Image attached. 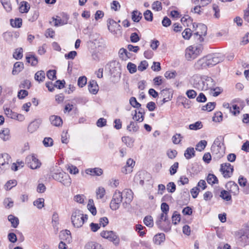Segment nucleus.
<instances>
[{"mask_svg": "<svg viewBox=\"0 0 249 249\" xmlns=\"http://www.w3.org/2000/svg\"><path fill=\"white\" fill-rule=\"evenodd\" d=\"M193 87L201 90H206L213 86V79L208 76L202 77L199 75H194L191 80Z\"/></svg>", "mask_w": 249, "mask_h": 249, "instance_id": "1", "label": "nucleus"}, {"mask_svg": "<svg viewBox=\"0 0 249 249\" xmlns=\"http://www.w3.org/2000/svg\"><path fill=\"white\" fill-rule=\"evenodd\" d=\"M87 220L88 215H84L79 210H75L72 213L71 220L73 226L75 228H81Z\"/></svg>", "mask_w": 249, "mask_h": 249, "instance_id": "2", "label": "nucleus"}, {"mask_svg": "<svg viewBox=\"0 0 249 249\" xmlns=\"http://www.w3.org/2000/svg\"><path fill=\"white\" fill-rule=\"evenodd\" d=\"M196 25L197 31L193 34V37L198 43H201L204 40L203 36L206 35L207 27L202 23L196 24V23H193V28L195 27Z\"/></svg>", "mask_w": 249, "mask_h": 249, "instance_id": "3", "label": "nucleus"}, {"mask_svg": "<svg viewBox=\"0 0 249 249\" xmlns=\"http://www.w3.org/2000/svg\"><path fill=\"white\" fill-rule=\"evenodd\" d=\"M52 176L54 179L61 182L64 186H69L71 183L70 176L64 172L54 173Z\"/></svg>", "mask_w": 249, "mask_h": 249, "instance_id": "4", "label": "nucleus"}, {"mask_svg": "<svg viewBox=\"0 0 249 249\" xmlns=\"http://www.w3.org/2000/svg\"><path fill=\"white\" fill-rule=\"evenodd\" d=\"M202 46H190L186 50L185 56L188 60L195 59L201 52Z\"/></svg>", "mask_w": 249, "mask_h": 249, "instance_id": "5", "label": "nucleus"}, {"mask_svg": "<svg viewBox=\"0 0 249 249\" xmlns=\"http://www.w3.org/2000/svg\"><path fill=\"white\" fill-rule=\"evenodd\" d=\"M155 223L158 228L165 232L169 231L171 229V223L168 216L164 217L162 219L160 218V216H158Z\"/></svg>", "mask_w": 249, "mask_h": 249, "instance_id": "6", "label": "nucleus"}, {"mask_svg": "<svg viewBox=\"0 0 249 249\" xmlns=\"http://www.w3.org/2000/svg\"><path fill=\"white\" fill-rule=\"evenodd\" d=\"M100 235L102 237L113 242L114 245L116 246H118L120 244V238L116 233L113 231H102L100 233Z\"/></svg>", "mask_w": 249, "mask_h": 249, "instance_id": "7", "label": "nucleus"}, {"mask_svg": "<svg viewBox=\"0 0 249 249\" xmlns=\"http://www.w3.org/2000/svg\"><path fill=\"white\" fill-rule=\"evenodd\" d=\"M123 198V197L120 191H116L110 203V209L113 211L118 209Z\"/></svg>", "mask_w": 249, "mask_h": 249, "instance_id": "8", "label": "nucleus"}, {"mask_svg": "<svg viewBox=\"0 0 249 249\" xmlns=\"http://www.w3.org/2000/svg\"><path fill=\"white\" fill-rule=\"evenodd\" d=\"M206 57L207 59L209 67H212L216 65L224 59L223 55L220 53L210 54L207 55Z\"/></svg>", "mask_w": 249, "mask_h": 249, "instance_id": "9", "label": "nucleus"}, {"mask_svg": "<svg viewBox=\"0 0 249 249\" xmlns=\"http://www.w3.org/2000/svg\"><path fill=\"white\" fill-rule=\"evenodd\" d=\"M25 162L28 166L32 169H37L41 165V162L34 155L27 156L25 159Z\"/></svg>", "mask_w": 249, "mask_h": 249, "instance_id": "10", "label": "nucleus"}, {"mask_svg": "<svg viewBox=\"0 0 249 249\" xmlns=\"http://www.w3.org/2000/svg\"><path fill=\"white\" fill-rule=\"evenodd\" d=\"M220 170L224 178H229L232 175L233 167L230 163H224L221 164Z\"/></svg>", "mask_w": 249, "mask_h": 249, "instance_id": "11", "label": "nucleus"}, {"mask_svg": "<svg viewBox=\"0 0 249 249\" xmlns=\"http://www.w3.org/2000/svg\"><path fill=\"white\" fill-rule=\"evenodd\" d=\"M211 152L213 159L218 160L224 156V149L221 146L212 145Z\"/></svg>", "mask_w": 249, "mask_h": 249, "instance_id": "12", "label": "nucleus"}, {"mask_svg": "<svg viewBox=\"0 0 249 249\" xmlns=\"http://www.w3.org/2000/svg\"><path fill=\"white\" fill-rule=\"evenodd\" d=\"M225 187L227 191L234 196L237 195L239 194V187L238 185L233 181L228 182L226 184Z\"/></svg>", "mask_w": 249, "mask_h": 249, "instance_id": "13", "label": "nucleus"}, {"mask_svg": "<svg viewBox=\"0 0 249 249\" xmlns=\"http://www.w3.org/2000/svg\"><path fill=\"white\" fill-rule=\"evenodd\" d=\"M42 121L41 119L35 120L32 122L28 125V130L31 133H33L36 131L39 127Z\"/></svg>", "mask_w": 249, "mask_h": 249, "instance_id": "14", "label": "nucleus"}, {"mask_svg": "<svg viewBox=\"0 0 249 249\" xmlns=\"http://www.w3.org/2000/svg\"><path fill=\"white\" fill-rule=\"evenodd\" d=\"M196 69L200 70L209 67L206 57L199 59L195 64Z\"/></svg>", "mask_w": 249, "mask_h": 249, "instance_id": "15", "label": "nucleus"}, {"mask_svg": "<svg viewBox=\"0 0 249 249\" xmlns=\"http://www.w3.org/2000/svg\"><path fill=\"white\" fill-rule=\"evenodd\" d=\"M85 172L87 174L92 176H100L103 174V170L100 168H88L86 170Z\"/></svg>", "mask_w": 249, "mask_h": 249, "instance_id": "16", "label": "nucleus"}, {"mask_svg": "<svg viewBox=\"0 0 249 249\" xmlns=\"http://www.w3.org/2000/svg\"><path fill=\"white\" fill-rule=\"evenodd\" d=\"M50 121L52 125L59 126L62 124L63 122L61 118L56 115H52L50 117Z\"/></svg>", "mask_w": 249, "mask_h": 249, "instance_id": "17", "label": "nucleus"}, {"mask_svg": "<svg viewBox=\"0 0 249 249\" xmlns=\"http://www.w3.org/2000/svg\"><path fill=\"white\" fill-rule=\"evenodd\" d=\"M4 109L5 114L7 116V117L9 118L17 120L19 119H18L19 116L21 118H23V115H22L21 114H17V113L12 111V110L10 109V108L6 107Z\"/></svg>", "mask_w": 249, "mask_h": 249, "instance_id": "18", "label": "nucleus"}, {"mask_svg": "<svg viewBox=\"0 0 249 249\" xmlns=\"http://www.w3.org/2000/svg\"><path fill=\"white\" fill-rule=\"evenodd\" d=\"M122 196L124 200H127L128 202H131L133 199V192L131 190L126 189H124L122 193Z\"/></svg>", "mask_w": 249, "mask_h": 249, "instance_id": "19", "label": "nucleus"}, {"mask_svg": "<svg viewBox=\"0 0 249 249\" xmlns=\"http://www.w3.org/2000/svg\"><path fill=\"white\" fill-rule=\"evenodd\" d=\"M88 89L90 93L96 94L98 90V86L97 82L94 80L90 81L88 84Z\"/></svg>", "mask_w": 249, "mask_h": 249, "instance_id": "20", "label": "nucleus"}, {"mask_svg": "<svg viewBox=\"0 0 249 249\" xmlns=\"http://www.w3.org/2000/svg\"><path fill=\"white\" fill-rule=\"evenodd\" d=\"M161 210L162 213L159 216H160V219L164 217L168 216V213L169 211V207L166 203L163 202L161 203Z\"/></svg>", "mask_w": 249, "mask_h": 249, "instance_id": "21", "label": "nucleus"}, {"mask_svg": "<svg viewBox=\"0 0 249 249\" xmlns=\"http://www.w3.org/2000/svg\"><path fill=\"white\" fill-rule=\"evenodd\" d=\"M24 68V64L21 62H17L14 65L12 74L16 75L22 71Z\"/></svg>", "mask_w": 249, "mask_h": 249, "instance_id": "22", "label": "nucleus"}, {"mask_svg": "<svg viewBox=\"0 0 249 249\" xmlns=\"http://www.w3.org/2000/svg\"><path fill=\"white\" fill-rule=\"evenodd\" d=\"M165 240V236L163 233H160L155 235L153 238L155 244L160 245L161 243L164 242Z\"/></svg>", "mask_w": 249, "mask_h": 249, "instance_id": "23", "label": "nucleus"}, {"mask_svg": "<svg viewBox=\"0 0 249 249\" xmlns=\"http://www.w3.org/2000/svg\"><path fill=\"white\" fill-rule=\"evenodd\" d=\"M0 138L4 141L9 140L10 136V130L8 128H5L0 131Z\"/></svg>", "mask_w": 249, "mask_h": 249, "instance_id": "24", "label": "nucleus"}, {"mask_svg": "<svg viewBox=\"0 0 249 249\" xmlns=\"http://www.w3.org/2000/svg\"><path fill=\"white\" fill-rule=\"evenodd\" d=\"M142 18V14L140 11L136 10L132 12V19L134 22H139Z\"/></svg>", "mask_w": 249, "mask_h": 249, "instance_id": "25", "label": "nucleus"}, {"mask_svg": "<svg viewBox=\"0 0 249 249\" xmlns=\"http://www.w3.org/2000/svg\"><path fill=\"white\" fill-rule=\"evenodd\" d=\"M184 156L186 159L189 160L195 156V151L193 147H188L184 152Z\"/></svg>", "mask_w": 249, "mask_h": 249, "instance_id": "26", "label": "nucleus"}, {"mask_svg": "<svg viewBox=\"0 0 249 249\" xmlns=\"http://www.w3.org/2000/svg\"><path fill=\"white\" fill-rule=\"evenodd\" d=\"M138 113L141 114V117H140L139 115L137 116V112L136 110H135V114L133 116V119H136V120L139 122H142L144 119V115L145 113L144 109L140 107V110L138 111Z\"/></svg>", "mask_w": 249, "mask_h": 249, "instance_id": "27", "label": "nucleus"}, {"mask_svg": "<svg viewBox=\"0 0 249 249\" xmlns=\"http://www.w3.org/2000/svg\"><path fill=\"white\" fill-rule=\"evenodd\" d=\"M8 220L11 222L12 227L16 228L19 224V220L17 217L12 214H10L8 216Z\"/></svg>", "mask_w": 249, "mask_h": 249, "instance_id": "28", "label": "nucleus"}, {"mask_svg": "<svg viewBox=\"0 0 249 249\" xmlns=\"http://www.w3.org/2000/svg\"><path fill=\"white\" fill-rule=\"evenodd\" d=\"M26 59L28 63H31L32 66H36L38 63V59L34 55H28L26 56Z\"/></svg>", "mask_w": 249, "mask_h": 249, "instance_id": "29", "label": "nucleus"}, {"mask_svg": "<svg viewBox=\"0 0 249 249\" xmlns=\"http://www.w3.org/2000/svg\"><path fill=\"white\" fill-rule=\"evenodd\" d=\"M45 78V74L43 71L36 72L35 75V79L39 82H42Z\"/></svg>", "mask_w": 249, "mask_h": 249, "instance_id": "30", "label": "nucleus"}, {"mask_svg": "<svg viewBox=\"0 0 249 249\" xmlns=\"http://www.w3.org/2000/svg\"><path fill=\"white\" fill-rule=\"evenodd\" d=\"M102 248L100 244L93 242H89L85 246V249H102Z\"/></svg>", "mask_w": 249, "mask_h": 249, "instance_id": "31", "label": "nucleus"}, {"mask_svg": "<svg viewBox=\"0 0 249 249\" xmlns=\"http://www.w3.org/2000/svg\"><path fill=\"white\" fill-rule=\"evenodd\" d=\"M30 5L26 1H22L20 3L19 10L21 13H26L29 11Z\"/></svg>", "mask_w": 249, "mask_h": 249, "instance_id": "32", "label": "nucleus"}, {"mask_svg": "<svg viewBox=\"0 0 249 249\" xmlns=\"http://www.w3.org/2000/svg\"><path fill=\"white\" fill-rule=\"evenodd\" d=\"M220 197L227 201L231 200V196L230 193L227 190H222L220 192Z\"/></svg>", "mask_w": 249, "mask_h": 249, "instance_id": "33", "label": "nucleus"}, {"mask_svg": "<svg viewBox=\"0 0 249 249\" xmlns=\"http://www.w3.org/2000/svg\"><path fill=\"white\" fill-rule=\"evenodd\" d=\"M139 127L138 124L136 122L131 121L130 124L127 126V130L129 131H133L134 132L138 131Z\"/></svg>", "mask_w": 249, "mask_h": 249, "instance_id": "34", "label": "nucleus"}, {"mask_svg": "<svg viewBox=\"0 0 249 249\" xmlns=\"http://www.w3.org/2000/svg\"><path fill=\"white\" fill-rule=\"evenodd\" d=\"M144 224L147 227L151 228L154 225L152 217L151 215H147L143 219Z\"/></svg>", "mask_w": 249, "mask_h": 249, "instance_id": "35", "label": "nucleus"}, {"mask_svg": "<svg viewBox=\"0 0 249 249\" xmlns=\"http://www.w3.org/2000/svg\"><path fill=\"white\" fill-rule=\"evenodd\" d=\"M207 182L210 184H214L218 182L216 177L213 174H209L207 178Z\"/></svg>", "mask_w": 249, "mask_h": 249, "instance_id": "36", "label": "nucleus"}, {"mask_svg": "<svg viewBox=\"0 0 249 249\" xmlns=\"http://www.w3.org/2000/svg\"><path fill=\"white\" fill-rule=\"evenodd\" d=\"M22 20L20 18H17L15 20L11 19L10 24L13 27L20 28L22 25Z\"/></svg>", "mask_w": 249, "mask_h": 249, "instance_id": "37", "label": "nucleus"}, {"mask_svg": "<svg viewBox=\"0 0 249 249\" xmlns=\"http://www.w3.org/2000/svg\"><path fill=\"white\" fill-rule=\"evenodd\" d=\"M216 106L215 102H209L205 106L202 107V110L204 111H211L214 109Z\"/></svg>", "mask_w": 249, "mask_h": 249, "instance_id": "38", "label": "nucleus"}, {"mask_svg": "<svg viewBox=\"0 0 249 249\" xmlns=\"http://www.w3.org/2000/svg\"><path fill=\"white\" fill-rule=\"evenodd\" d=\"M172 223L177 225L180 221V215L178 212L175 211L172 216Z\"/></svg>", "mask_w": 249, "mask_h": 249, "instance_id": "39", "label": "nucleus"}, {"mask_svg": "<svg viewBox=\"0 0 249 249\" xmlns=\"http://www.w3.org/2000/svg\"><path fill=\"white\" fill-rule=\"evenodd\" d=\"M71 236V232L69 230L62 231L60 232L59 237L61 240L69 239Z\"/></svg>", "mask_w": 249, "mask_h": 249, "instance_id": "40", "label": "nucleus"}, {"mask_svg": "<svg viewBox=\"0 0 249 249\" xmlns=\"http://www.w3.org/2000/svg\"><path fill=\"white\" fill-rule=\"evenodd\" d=\"M191 1L195 4H199L202 7H204L211 3L212 0H191Z\"/></svg>", "mask_w": 249, "mask_h": 249, "instance_id": "41", "label": "nucleus"}, {"mask_svg": "<svg viewBox=\"0 0 249 249\" xmlns=\"http://www.w3.org/2000/svg\"><path fill=\"white\" fill-rule=\"evenodd\" d=\"M207 144V142L205 140H201L196 144V149L197 151H201L205 149Z\"/></svg>", "mask_w": 249, "mask_h": 249, "instance_id": "42", "label": "nucleus"}, {"mask_svg": "<svg viewBox=\"0 0 249 249\" xmlns=\"http://www.w3.org/2000/svg\"><path fill=\"white\" fill-rule=\"evenodd\" d=\"M17 181L15 179L8 181L5 185V188L7 190H11L13 187L16 186Z\"/></svg>", "mask_w": 249, "mask_h": 249, "instance_id": "43", "label": "nucleus"}, {"mask_svg": "<svg viewBox=\"0 0 249 249\" xmlns=\"http://www.w3.org/2000/svg\"><path fill=\"white\" fill-rule=\"evenodd\" d=\"M143 16L144 19L147 21H152L153 20V13L149 10H147L144 12Z\"/></svg>", "mask_w": 249, "mask_h": 249, "instance_id": "44", "label": "nucleus"}, {"mask_svg": "<svg viewBox=\"0 0 249 249\" xmlns=\"http://www.w3.org/2000/svg\"><path fill=\"white\" fill-rule=\"evenodd\" d=\"M53 20L55 22V26H62L67 24V21H64L63 19H61L60 17L58 16H57V18L53 17Z\"/></svg>", "mask_w": 249, "mask_h": 249, "instance_id": "45", "label": "nucleus"}, {"mask_svg": "<svg viewBox=\"0 0 249 249\" xmlns=\"http://www.w3.org/2000/svg\"><path fill=\"white\" fill-rule=\"evenodd\" d=\"M129 103L134 108H140L141 107V104L137 102L136 98L134 97H131L130 98Z\"/></svg>", "mask_w": 249, "mask_h": 249, "instance_id": "46", "label": "nucleus"}, {"mask_svg": "<svg viewBox=\"0 0 249 249\" xmlns=\"http://www.w3.org/2000/svg\"><path fill=\"white\" fill-rule=\"evenodd\" d=\"M183 139V137L180 134L176 133L172 137V140L173 143L175 144H179Z\"/></svg>", "mask_w": 249, "mask_h": 249, "instance_id": "47", "label": "nucleus"}, {"mask_svg": "<svg viewBox=\"0 0 249 249\" xmlns=\"http://www.w3.org/2000/svg\"><path fill=\"white\" fill-rule=\"evenodd\" d=\"M13 57L16 59H19L22 57V49L21 48H18L13 54Z\"/></svg>", "mask_w": 249, "mask_h": 249, "instance_id": "48", "label": "nucleus"}, {"mask_svg": "<svg viewBox=\"0 0 249 249\" xmlns=\"http://www.w3.org/2000/svg\"><path fill=\"white\" fill-rule=\"evenodd\" d=\"M43 144L45 147H50L53 145V141L51 137H45L43 141Z\"/></svg>", "mask_w": 249, "mask_h": 249, "instance_id": "49", "label": "nucleus"}, {"mask_svg": "<svg viewBox=\"0 0 249 249\" xmlns=\"http://www.w3.org/2000/svg\"><path fill=\"white\" fill-rule=\"evenodd\" d=\"M122 140L128 147H131L133 145V141L132 139L128 136H124L122 138Z\"/></svg>", "mask_w": 249, "mask_h": 249, "instance_id": "50", "label": "nucleus"}, {"mask_svg": "<svg viewBox=\"0 0 249 249\" xmlns=\"http://www.w3.org/2000/svg\"><path fill=\"white\" fill-rule=\"evenodd\" d=\"M106 193L105 189L103 187H99L96 191V194L97 196V198L101 199L102 198Z\"/></svg>", "mask_w": 249, "mask_h": 249, "instance_id": "51", "label": "nucleus"}, {"mask_svg": "<svg viewBox=\"0 0 249 249\" xmlns=\"http://www.w3.org/2000/svg\"><path fill=\"white\" fill-rule=\"evenodd\" d=\"M203 126L201 122L197 121L194 124L189 125V128L191 130H197L201 128Z\"/></svg>", "mask_w": 249, "mask_h": 249, "instance_id": "52", "label": "nucleus"}, {"mask_svg": "<svg viewBox=\"0 0 249 249\" xmlns=\"http://www.w3.org/2000/svg\"><path fill=\"white\" fill-rule=\"evenodd\" d=\"M44 199L39 198L34 202V205L36 206L38 209H41L44 207Z\"/></svg>", "mask_w": 249, "mask_h": 249, "instance_id": "53", "label": "nucleus"}, {"mask_svg": "<svg viewBox=\"0 0 249 249\" xmlns=\"http://www.w3.org/2000/svg\"><path fill=\"white\" fill-rule=\"evenodd\" d=\"M152 8L156 11H160L162 10L161 3L159 1H154L152 5Z\"/></svg>", "mask_w": 249, "mask_h": 249, "instance_id": "54", "label": "nucleus"}, {"mask_svg": "<svg viewBox=\"0 0 249 249\" xmlns=\"http://www.w3.org/2000/svg\"><path fill=\"white\" fill-rule=\"evenodd\" d=\"M87 79L86 76H83L79 77L77 84L79 87L83 88L87 84Z\"/></svg>", "mask_w": 249, "mask_h": 249, "instance_id": "55", "label": "nucleus"}, {"mask_svg": "<svg viewBox=\"0 0 249 249\" xmlns=\"http://www.w3.org/2000/svg\"><path fill=\"white\" fill-rule=\"evenodd\" d=\"M31 82L29 80H24L22 81L20 85H19V87L20 88L23 89H29L31 87Z\"/></svg>", "mask_w": 249, "mask_h": 249, "instance_id": "56", "label": "nucleus"}, {"mask_svg": "<svg viewBox=\"0 0 249 249\" xmlns=\"http://www.w3.org/2000/svg\"><path fill=\"white\" fill-rule=\"evenodd\" d=\"M223 115L221 112L218 111L215 113L214 116L213 118V120L215 122H220L222 120Z\"/></svg>", "mask_w": 249, "mask_h": 249, "instance_id": "57", "label": "nucleus"}, {"mask_svg": "<svg viewBox=\"0 0 249 249\" xmlns=\"http://www.w3.org/2000/svg\"><path fill=\"white\" fill-rule=\"evenodd\" d=\"M182 35L185 39H189L192 36L191 30L189 28L185 29L182 33Z\"/></svg>", "mask_w": 249, "mask_h": 249, "instance_id": "58", "label": "nucleus"}, {"mask_svg": "<svg viewBox=\"0 0 249 249\" xmlns=\"http://www.w3.org/2000/svg\"><path fill=\"white\" fill-rule=\"evenodd\" d=\"M56 73L55 70H49L47 72V76L49 79L53 80L56 79Z\"/></svg>", "mask_w": 249, "mask_h": 249, "instance_id": "59", "label": "nucleus"}, {"mask_svg": "<svg viewBox=\"0 0 249 249\" xmlns=\"http://www.w3.org/2000/svg\"><path fill=\"white\" fill-rule=\"evenodd\" d=\"M127 68L131 73H134L137 71L136 65L131 62H129L127 64Z\"/></svg>", "mask_w": 249, "mask_h": 249, "instance_id": "60", "label": "nucleus"}, {"mask_svg": "<svg viewBox=\"0 0 249 249\" xmlns=\"http://www.w3.org/2000/svg\"><path fill=\"white\" fill-rule=\"evenodd\" d=\"M177 73L176 71H167L165 72V74H164V76L167 78V79H173V78H174L176 75H177Z\"/></svg>", "mask_w": 249, "mask_h": 249, "instance_id": "61", "label": "nucleus"}, {"mask_svg": "<svg viewBox=\"0 0 249 249\" xmlns=\"http://www.w3.org/2000/svg\"><path fill=\"white\" fill-rule=\"evenodd\" d=\"M148 66L147 62L146 60H143L141 61L138 67V69L139 71H142L147 69Z\"/></svg>", "mask_w": 249, "mask_h": 249, "instance_id": "62", "label": "nucleus"}, {"mask_svg": "<svg viewBox=\"0 0 249 249\" xmlns=\"http://www.w3.org/2000/svg\"><path fill=\"white\" fill-rule=\"evenodd\" d=\"M167 189L169 193H173L175 192L176 189V186L174 182H170L167 185Z\"/></svg>", "mask_w": 249, "mask_h": 249, "instance_id": "63", "label": "nucleus"}, {"mask_svg": "<svg viewBox=\"0 0 249 249\" xmlns=\"http://www.w3.org/2000/svg\"><path fill=\"white\" fill-rule=\"evenodd\" d=\"M243 18L245 21L249 24V2L248 4L247 8L244 10Z\"/></svg>", "mask_w": 249, "mask_h": 249, "instance_id": "64", "label": "nucleus"}]
</instances>
